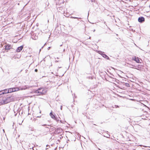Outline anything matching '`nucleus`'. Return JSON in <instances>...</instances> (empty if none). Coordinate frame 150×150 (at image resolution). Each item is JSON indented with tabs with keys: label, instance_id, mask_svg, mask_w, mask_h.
Listing matches in <instances>:
<instances>
[{
	"label": "nucleus",
	"instance_id": "a878e982",
	"mask_svg": "<svg viewBox=\"0 0 150 150\" xmlns=\"http://www.w3.org/2000/svg\"><path fill=\"white\" fill-rule=\"evenodd\" d=\"M95 30H93V31L94 32H95Z\"/></svg>",
	"mask_w": 150,
	"mask_h": 150
},
{
	"label": "nucleus",
	"instance_id": "c85d7f7f",
	"mask_svg": "<svg viewBox=\"0 0 150 150\" xmlns=\"http://www.w3.org/2000/svg\"><path fill=\"white\" fill-rule=\"evenodd\" d=\"M16 114H15V116H16Z\"/></svg>",
	"mask_w": 150,
	"mask_h": 150
},
{
	"label": "nucleus",
	"instance_id": "393cba45",
	"mask_svg": "<svg viewBox=\"0 0 150 150\" xmlns=\"http://www.w3.org/2000/svg\"><path fill=\"white\" fill-rule=\"evenodd\" d=\"M3 131H4V132H5L4 130V129H3Z\"/></svg>",
	"mask_w": 150,
	"mask_h": 150
},
{
	"label": "nucleus",
	"instance_id": "5701e85b",
	"mask_svg": "<svg viewBox=\"0 0 150 150\" xmlns=\"http://www.w3.org/2000/svg\"><path fill=\"white\" fill-rule=\"evenodd\" d=\"M55 62H58V61H57V60H56V61H55Z\"/></svg>",
	"mask_w": 150,
	"mask_h": 150
},
{
	"label": "nucleus",
	"instance_id": "f03ea898",
	"mask_svg": "<svg viewBox=\"0 0 150 150\" xmlns=\"http://www.w3.org/2000/svg\"><path fill=\"white\" fill-rule=\"evenodd\" d=\"M35 93L38 94V95L44 94L46 93V91L44 90L43 88H39L36 90Z\"/></svg>",
	"mask_w": 150,
	"mask_h": 150
},
{
	"label": "nucleus",
	"instance_id": "b1692460",
	"mask_svg": "<svg viewBox=\"0 0 150 150\" xmlns=\"http://www.w3.org/2000/svg\"><path fill=\"white\" fill-rule=\"evenodd\" d=\"M22 71H23L22 69L21 70V71H20V72H21Z\"/></svg>",
	"mask_w": 150,
	"mask_h": 150
},
{
	"label": "nucleus",
	"instance_id": "ddd939ff",
	"mask_svg": "<svg viewBox=\"0 0 150 150\" xmlns=\"http://www.w3.org/2000/svg\"><path fill=\"white\" fill-rule=\"evenodd\" d=\"M142 67V66L140 65H139L137 66V68H141V67Z\"/></svg>",
	"mask_w": 150,
	"mask_h": 150
},
{
	"label": "nucleus",
	"instance_id": "a211bd4d",
	"mask_svg": "<svg viewBox=\"0 0 150 150\" xmlns=\"http://www.w3.org/2000/svg\"><path fill=\"white\" fill-rule=\"evenodd\" d=\"M62 105H61L60 107V109L61 110H62Z\"/></svg>",
	"mask_w": 150,
	"mask_h": 150
},
{
	"label": "nucleus",
	"instance_id": "2f4dec72",
	"mask_svg": "<svg viewBox=\"0 0 150 150\" xmlns=\"http://www.w3.org/2000/svg\"><path fill=\"white\" fill-rule=\"evenodd\" d=\"M64 51H65V50H64Z\"/></svg>",
	"mask_w": 150,
	"mask_h": 150
},
{
	"label": "nucleus",
	"instance_id": "20e7f679",
	"mask_svg": "<svg viewBox=\"0 0 150 150\" xmlns=\"http://www.w3.org/2000/svg\"><path fill=\"white\" fill-rule=\"evenodd\" d=\"M18 91V89L17 87L10 88L8 89V92L9 93L17 91Z\"/></svg>",
	"mask_w": 150,
	"mask_h": 150
},
{
	"label": "nucleus",
	"instance_id": "7ed1b4c3",
	"mask_svg": "<svg viewBox=\"0 0 150 150\" xmlns=\"http://www.w3.org/2000/svg\"><path fill=\"white\" fill-rule=\"evenodd\" d=\"M97 52L101 55L104 58H105L106 59H109L110 58L106 54H105L104 53V52H102L100 51H98Z\"/></svg>",
	"mask_w": 150,
	"mask_h": 150
},
{
	"label": "nucleus",
	"instance_id": "412c9836",
	"mask_svg": "<svg viewBox=\"0 0 150 150\" xmlns=\"http://www.w3.org/2000/svg\"><path fill=\"white\" fill-rule=\"evenodd\" d=\"M50 47H49L48 48H47L48 50H50Z\"/></svg>",
	"mask_w": 150,
	"mask_h": 150
},
{
	"label": "nucleus",
	"instance_id": "1a4fd4ad",
	"mask_svg": "<svg viewBox=\"0 0 150 150\" xmlns=\"http://www.w3.org/2000/svg\"><path fill=\"white\" fill-rule=\"evenodd\" d=\"M27 87L25 86L22 87H18V90H25L27 89Z\"/></svg>",
	"mask_w": 150,
	"mask_h": 150
},
{
	"label": "nucleus",
	"instance_id": "72a5a7b5",
	"mask_svg": "<svg viewBox=\"0 0 150 150\" xmlns=\"http://www.w3.org/2000/svg\"><path fill=\"white\" fill-rule=\"evenodd\" d=\"M0 150H1V149H0Z\"/></svg>",
	"mask_w": 150,
	"mask_h": 150
},
{
	"label": "nucleus",
	"instance_id": "bb28decb",
	"mask_svg": "<svg viewBox=\"0 0 150 150\" xmlns=\"http://www.w3.org/2000/svg\"><path fill=\"white\" fill-rule=\"evenodd\" d=\"M46 44V43H45V44L44 45V46H45Z\"/></svg>",
	"mask_w": 150,
	"mask_h": 150
},
{
	"label": "nucleus",
	"instance_id": "2eb2a0df",
	"mask_svg": "<svg viewBox=\"0 0 150 150\" xmlns=\"http://www.w3.org/2000/svg\"><path fill=\"white\" fill-rule=\"evenodd\" d=\"M71 18H78L77 17H71Z\"/></svg>",
	"mask_w": 150,
	"mask_h": 150
},
{
	"label": "nucleus",
	"instance_id": "c756f323",
	"mask_svg": "<svg viewBox=\"0 0 150 150\" xmlns=\"http://www.w3.org/2000/svg\"><path fill=\"white\" fill-rule=\"evenodd\" d=\"M57 59H59V58L58 57H57Z\"/></svg>",
	"mask_w": 150,
	"mask_h": 150
},
{
	"label": "nucleus",
	"instance_id": "cd10ccee",
	"mask_svg": "<svg viewBox=\"0 0 150 150\" xmlns=\"http://www.w3.org/2000/svg\"><path fill=\"white\" fill-rule=\"evenodd\" d=\"M62 45H60V46H62Z\"/></svg>",
	"mask_w": 150,
	"mask_h": 150
},
{
	"label": "nucleus",
	"instance_id": "f8f14e48",
	"mask_svg": "<svg viewBox=\"0 0 150 150\" xmlns=\"http://www.w3.org/2000/svg\"><path fill=\"white\" fill-rule=\"evenodd\" d=\"M32 38L34 40H37L38 38V36H36V35L33 34L31 36Z\"/></svg>",
	"mask_w": 150,
	"mask_h": 150
},
{
	"label": "nucleus",
	"instance_id": "6e6552de",
	"mask_svg": "<svg viewBox=\"0 0 150 150\" xmlns=\"http://www.w3.org/2000/svg\"><path fill=\"white\" fill-rule=\"evenodd\" d=\"M51 117L53 119H54V120H56L57 122H58L59 120V118H58L57 117H56L54 115H53L51 116Z\"/></svg>",
	"mask_w": 150,
	"mask_h": 150
},
{
	"label": "nucleus",
	"instance_id": "9b49d317",
	"mask_svg": "<svg viewBox=\"0 0 150 150\" xmlns=\"http://www.w3.org/2000/svg\"><path fill=\"white\" fill-rule=\"evenodd\" d=\"M5 47V49L6 50H9L11 48V45L8 44L4 46Z\"/></svg>",
	"mask_w": 150,
	"mask_h": 150
},
{
	"label": "nucleus",
	"instance_id": "473e14b6",
	"mask_svg": "<svg viewBox=\"0 0 150 150\" xmlns=\"http://www.w3.org/2000/svg\"><path fill=\"white\" fill-rule=\"evenodd\" d=\"M61 68V67H59V68Z\"/></svg>",
	"mask_w": 150,
	"mask_h": 150
},
{
	"label": "nucleus",
	"instance_id": "dca6fc26",
	"mask_svg": "<svg viewBox=\"0 0 150 150\" xmlns=\"http://www.w3.org/2000/svg\"><path fill=\"white\" fill-rule=\"evenodd\" d=\"M53 115V114H52V112H51L50 113V116H52V115Z\"/></svg>",
	"mask_w": 150,
	"mask_h": 150
},
{
	"label": "nucleus",
	"instance_id": "39448f33",
	"mask_svg": "<svg viewBox=\"0 0 150 150\" xmlns=\"http://www.w3.org/2000/svg\"><path fill=\"white\" fill-rule=\"evenodd\" d=\"M8 93H9L8 92V90L7 89H5L4 90L1 91H0V96H1L2 94H6Z\"/></svg>",
	"mask_w": 150,
	"mask_h": 150
},
{
	"label": "nucleus",
	"instance_id": "f257e3e1",
	"mask_svg": "<svg viewBox=\"0 0 150 150\" xmlns=\"http://www.w3.org/2000/svg\"><path fill=\"white\" fill-rule=\"evenodd\" d=\"M13 100V96H7L2 97L0 96V103L1 105L6 104Z\"/></svg>",
	"mask_w": 150,
	"mask_h": 150
},
{
	"label": "nucleus",
	"instance_id": "4be33fe9",
	"mask_svg": "<svg viewBox=\"0 0 150 150\" xmlns=\"http://www.w3.org/2000/svg\"><path fill=\"white\" fill-rule=\"evenodd\" d=\"M109 77L110 78H112V79H113L114 78L112 77V76H109Z\"/></svg>",
	"mask_w": 150,
	"mask_h": 150
},
{
	"label": "nucleus",
	"instance_id": "6ab92c4d",
	"mask_svg": "<svg viewBox=\"0 0 150 150\" xmlns=\"http://www.w3.org/2000/svg\"><path fill=\"white\" fill-rule=\"evenodd\" d=\"M35 72H37L38 70L37 69H35Z\"/></svg>",
	"mask_w": 150,
	"mask_h": 150
},
{
	"label": "nucleus",
	"instance_id": "9d476101",
	"mask_svg": "<svg viewBox=\"0 0 150 150\" xmlns=\"http://www.w3.org/2000/svg\"><path fill=\"white\" fill-rule=\"evenodd\" d=\"M23 48V46H21L17 48L16 49V51L18 52H19L21 51Z\"/></svg>",
	"mask_w": 150,
	"mask_h": 150
},
{
	"label": "nucleus",
	"instance_id": "4468645a",
	"mask_svg": "<svg viewBox=\"0 0 150 150\" xmlns=\"http://www.w3.org/2000/svg\"><path fill=\"white\" fill-rule=\"evenodd\" d=\"M46 125H47V126H50V125H47L46 124H44V125H42V126H46Z\"/></svg>",
	"mask_w": 150,
	"mask_h": 150
},
{
	"label": "nucleus",
	"instance_id": "7c9ffc66",
	"mask_svg": "<svg viewBox=\"0 0 150 150\" xmlns=\"http://www.w3.org/2000/svg\"><path fill=\"white\" fill-rule=\"evenodd\" d=\"M91 0V1H93V0Z\"/></svg>",
	"mask_w": 150,
	"mask_h": 150
},
{
	"label": "nucleus",
	"instance_id": "f3484780",
	"mask_svg": "<svg viewBox=\"0 0 150 150\" xmlns=\"http://www.w3.org/2000/svg\"><path fill=\"white\" fill-rule=\"evenodd\" d=\"M115 107L116 108H119V106L117 105H115Z\"/></svg>",
	"mask_w": 150,
	"mask_h": 150
},
{
	"label": "nucleus",
	"instance_id": "aec40b11",
	"mask_svg": "<svg viewBox=\"0 0 150 150\" xmlns=\"http://www.w3.org/2000/svg\"><path fill=\"white\" fill-rule=\"evenodd\" d=\"M28 71V70L26 69L25 70V73H26L27 72V71Z\"/></svg>",
	"mask_w": 150,
	"mask_h": 150
},
{
	"label": "nucleus",
	"instance_id": "0eeeda50",
	"mask_svg": "<svg viewBox=\"0 0 150 150\" xmlns=\"http://www.w3.org/2000/svg\"><path fill=\"white\" fill-rule=\"evenodd\" d=\"M144 18L143 17H139L138 19V21L140 23H143L144 21Z\"/></svg>",
	"mask_w": 150,
	"mask_h": 150
},
{
	"label": "nucleus",
	"instance_id": "423d86ee",
	"mask_svg": "<svg viewBox=\"0 0 150 150\" xmlns=\"http://www.w3.org/2000/svg\"><path fill=\"white\" fill-rule=\"evenodd\" d=\"M132 59L136 61V62L138 63H139V58L138 57H136V56L133 57L132 58Z\"/></svg>",
	"mask_w": 150,
	"mask_h": 150
}]
</instances>
